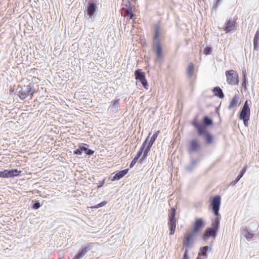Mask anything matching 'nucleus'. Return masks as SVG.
I'll use <instances>...</instances> for the list:
<instances>
[{"mask_svg": "<svg viewBox=\"0 0 259 259\" xmlns=\"http://www.w3.org/2000/svg\"><path fill=\"white\" fill-rule=\"evenodd\" d=\"M99 4L84 3V19L89 22L95 21L100 16V11L98 7Z\"/></svg>", "mask_w": 259, "mask_h": 259, "instance_id": "obj_1", "label": "nucleus"}, {"mask_svg": "<svg viewBox=\"0 0 259 259\" xmlns=\"http://www.w3.org/2000/svg\"><path fill=\"white\" fill-rule=\"evenodd\" d=\"M199 116V114H196L190 122V124L194 127L196 131L208 130L209 127L213 125V119L208 115L204 116L202 119V123H200Z\"/></svg>", "mask_w": 259, "mask_h": 259, "instance_id": "obj_2", "label": "nucleus"}, {"mask_svg": "<svg viewBox=\"0 0 259 259\" xmlns=\"http://www.w3.org/2000/svg\"><path fill=\"white\" fill-rule=\"evenodd\" d=\"M220 227L219 219H212L211 227H207L202 233L201 238L206 242L209 238L215 239Z\"/></svg>", "mask_w": 259, "mask_h": 259, "instance_id": "obj_3", "label": "nucleus"}, {"mask_svg": "<svg viewBox=\"0 0 259 259\" xmlns=\"http://www.w3.org/2000/svg\"><path fill=\"white\" fill-rule=\"evenodd\" d=\"M36 92L35 89L34 88V84L29 83L27 85H24L23 87L18 85L16 89V92L15 94H17L21 100H24L28 96H32L33 94Z\"/></svg>", "mask_w": 259, "mask_h": 259, "instance_id": "obj_4", "label": "nucleus"}, {"mask_svg": "<svg viewBox=\"0 0 259 259\" xmlns=\"http://www.w3.org/2000/svg\"><path fill=\"white\" fill-rule=\"evenodd\" d=\"M151 134V133L150 132L136 155V156L140 158L139 163L141 165L146 162L148 154L151 150V149L147 146L148 139H149Z\"/></svg>", "mask_w": 259, "mask_h": 259, "instance_id": "obj_5", "label": "nucleus"}, {"mask_svg": "<svg viewBox=\"0 0 259 259\" xmlns=\"http://www.w3.org/2000/svg\"><path fill=\"white\" fill-rule=\"evenodd\" d=\"M197 135L202 138L205 146H213L215 143V136L209 130L196 131Z\"/></svg>", "mask_w": 259, "mask_h": 259, "instance_id": "obj_6", "label": "nucleus"}, {"mask_svg": "<svg viewBox=\"0 0 259 259\" xmlns=\"http://www.w3.org/2000/svg\"><path fill=\"white\" fill-rule=\"evenodd\" d=\"M221 204V197L220 195H214L210 199L209 207L215 216L214 219H219V221L221 219V215L219 213Z\"/></svg>", "mask_w": 259, "mask_h": 259, "instance_id": "obj_7", "label": "nucleus"}, {"mask_svg": "<svg viewBox=\"0 0 259 259\" xmlns=\"http://www.w3.org/2000/svg\"><path fill=\"white\" fill-rule=\"evenodd\" d=\"M152 48L155 55V62L161 63L163 61V49L161 41H152Z\"/></svg>", "mask_w": 259, "mask_h": 259, "instance_id": "obj_8", "label": "nucleus"}, {"mask_svg": "<svg viewBox=\"0 0 259 259\" xmlns=\"http://www.w3.org/2000/svg\"><path fill=\"white\" fill-rule=\"evenodd\" d=\"M202 148V144L196 138L189 141L187 145V150L189 154L199 152Z\"/></svg>", "mask_w": 259, "mask_h": 259, "instance_id": "obj_9", "label": "nucleus"}, {"mask_svg": "<svg viewBox=\"0 0 259 259\" xmlns=\"http://www.w3.org/2000/svg\"><path fill=\"white\" fill-rule=\"evenodd\" d=\"M226 81L228 84L237 85L239 82V77L236 71L230 69L225 72Z\"/></svg>", "mask_w": 259, "mask_h": 259, "instance_id": "obj_10", "label": "nucleus"}, {"mask_svg": "<svg viewBox=\"0 0 259 259\" xmlns=\"http://www.w3.org/2000/svg\"><path fill=\"white\" fill-rule=\"evenodd\" d=\"M134 75L136 80L140 82L144 89L148 90L149 84L146 78L145 72L142 69L138 68L135 70Z\"/></svg>", "mask_w": 259, "mask_h": 259, "instance_id": "obj_11", "label": "nucleus"}, {"mask_svg": "<svg viewBox=\"0 0 259 259\" xmlns=\"http://www.w3.org/2000/svg\"><path fill=\"white\" fill-rule=\"evenodd\" d=\"M205 225L206 223L202 218H196L193 223L191 231L197 234L205 227Z\"/></svg>", "mask_w": 259, "mask_h": 259, "instance_id": "obj_12", "label": "nucleus"}, {"mask_svg": "<svg viewBox=\"0 0 259 259\" xmlns=\"http://www.w3.org/2000/svg\"><path fill=\"white\" fill-rule=\"evenodd\" d=\"M128 168H125L120 170H116L109 176L108 177V180L113 182L119 181L124 177L128 173Z\"/></svg>", "mask_w": 259, "mask_h": 259, "instance_id": "obj_13", "label": "nucleus"}, {"mask_svg": "<svg viewBox=\"0 0 259 259\" xmlns=\"http://www.w3.org/2000/svg\"><path fill=\"white\" fill-rule=\"evenodd\" d=\"M196 234L191 231V232L185 235L183 242V245L185 248L189 249L192 247Z\"/></svg>", "mask_w": 259, "mask_h": 259, "instance_id": "obj_14", "label": "nucleus"}, {"mask_svg": "<svg viewBox=\"0 0 259 259\" xmlns=\"http://www.w3.org/2000/svg\"><path fill=\"white\" fill-rule=\"evenodd\" d=\"M237 18H234L233 19L230 18L227 20L225 24L224 30L226 33H230L234 30L237 27Z\"/></svg>", "mask_w": 259, "mask_h": 259, "instance_id": "obj_15", "label": "nucleus"}, {"mask_svg": "<svg viewBox=\"0 0 259 259\" xmlns=\"http://www.w3.org/2000/svg\"><path fill=\"white\" fill-rule=\"evenodd\" d=\"M162 34V29L159 24H154L153 25V31L152 41H161V36Z\"/></svg>", "mask_w": 259, "mask_h": 259, "instance_id": "obj_16", "label": "nucleus"}, {"mask_svg": "<svg viewBox=\"0 0 259 259\" xmlns=\"http://www.w3.org/2000/svg\"><path fill=\"white\" fill-rule=\"evenodd\" d=\"M211 250L212 246L211 244L209 246L205 245L201 247L199 249V251L198 252L197 257L201 258L203 257L204 259H206L208 257V252H211Z\"/></svg>", "mask_w": 259, "mask_h": 259, "instance_id": "obj_17", "label": "nucleus"}, {"mask_svg": "<svg viewBox=\"0 0 259 259\" xmlns=\"http://www.w3.org/2000/svg\"><path fill=\"white\" fill-rule=\"evenodd\" d=\"M119 101L120 99L118 98V97H116L114 100L111 101L110 105L108 110L110 111V112L116 113L118 111V108L120 106Z\"/></svg>", "mask_w": 259, "mask_h": 259, "instance_id": "obj_18", "label": "nucleus"}, {"mask_svg": "<svg viewBox=\"0 0 259 259\" xmlns=\"http://www.w3.org/2000/svg\"><path fill=\"white\" fill-rule=\"evenodd\" d=\"M239 93L238 91L237 93L235 94L230 101V104L228 106L229 110H230L234 107H238L240 105L241 103L239 102Z\"/></svg>", "mask_w": 259, "mask_h": 259, "instance_id": "obj_19", "label": "nucleus"}, {"mask_svg": "<svg viewBox=\"0 0 259 259\" xmlns=\"http://www.w3.org/2000/svg\"><path fill=\"white\" fill-rule=\"evenodd\" d=\"M253 232L249 227H245L242 231V234L247 241H250L255 235Z\"/></svg>", "mask_w": 259, "mask_h": 259, "instance_id": "obj_20", "label": "nucleus"}, {"mask_svg": "<svg viewBox=\"0 0 259 259\" xmlns=\"http://www.w3.org/2000/svg\"><path fill=\"white\" fill-rule=\"evenodd\" d=\"M178 223L177 219H168L167 225L169 230V234L172 235L174 234L176 230V224Z\"/></svg>", "mask_w": 259, "mask_h": 259, "instance_id": "obj_21", "label": "nucleus"}, {"mask_svg": "<svg viewBox=\"0 0 259 259\" xmlns=\"http://www.w3.org/2000/svg\"><path fill=\"white\" fill-rule=\"evenodd\" d=\"M79 147L82 153H84L86 155L90 156L93 155L95 152L94 150L89 148L90 146L86 143H79Z\"/></svg>", "mask_w": 259, "mask_h": 259, "instance_id": "obj_22", "label": "nucleus"}, {"mask_svg": "<svg viewBox=\"0 0 259 259\" xmlns=\"http://www.w3.org/2000/svg\"><path fill=\"white\" fill-rule=\"evenodd\" d=\"M195 65L193 63H189L186 68V75L189 79H191L194 76Z\"/></svg>", "mask_w": 259, "mask_h": 259, "instance_id": "obj_23", "label": "nucleus"}, {"mask_svg": "<svg viewBox=\"0 0 259 259\" xmlns=\"http://www.w3.org/2000/svg\"><path fill=\"white\" fill-rule=\"evenodd\" d=\"M212 92L214 96L219 98V99H223L225 97L222 89L219 86L214 87L212 89Z\"/></svg>", "mask_w": 259, "mask_h": 259, "instance_id": "obj_24", "label": "nucleus"}, {"mask_svg": "<svg viewBox=\"0 0 259 259\" xmlns=\"http://www.w3.org/2000/svg\"><path fill=\"white\" fill-rule=\"evenodd\" d=\"M246 171V167L245 166L243 167L241 170L240 171L239 174L235 178V179L231 182L230 183V185L234 186L242 178L244 174Z\"/></svg>", "mask_w": 259, "mask_h": 259, "instance_id": "obj_25", "label": "nucleus"}, {"mask_svg": "<svg viewBox=\"0 0 259 259\" xmlns=\"http://www.w3.org/2000/svg\"><path fill=\"white\" fill-rule=\"evenodd\" d=\"M253 50L258 51L259 50V29L256 31L253 40Z\"/></svg>", "mask_w": 259, "mask_h": 259, "instance_id": "obj_26", "label": "nucleus"}, {"mask_svg": "<svg viewBox=\"0 0 259 259\" xmlns=\"http://www.w3.org/2000/svg\"><path fill=\"white\" fill-rule=\"evenodd\" d=\"M250 110H247L245 109H240L239 112L238 118L239 119L243 118H250Z\"/></svg>", "mask_w": 259, "mask_h": 259, "instance_id": "obj_27", "label": "nucleus"}, {"mask_svg": "<svg viewBox=\"0 0 259 259\" xmlns=\"http://www.w3.org/2000/svg\"><path fill=\"white\" fill-rule=\"evenodd\" d=\"M159 133H160L159 131H156L152 136L150 139V140L148 139V141L147 142V146L150 149H151V147H152V145H153V144L154 143L155 141H156Z\"/></svg>", "mask_w": 259, "mask_h": 259, "instance_id": "obj_28", "label": "nucleus"}, {"mask_svg": "<svg viewBox=\"0 0 259 259\" xmlns=\"http://www.w3.org/2000/svg\"><path fill=\"white\" fill-rule=\"evenodd\" d=\"M127 3H128V4H126V14L127 16L130 18V19H133L135 16V14L133 12L132 7L130 5L129 0L127 1Z\"/></svg>", "mask_w": 259, "mask_h": 259, "instance_id": "obj_29", "label": "nucleus"}, {"mask_svg": "<svg viewBox=\"0 0 259 259\" xmlns=\"http://www.w3.org/2000/svg\"><path fill=\"white\" fill-rule=\"evenodd\" d=\"M96 243L94 242H88L81 245V247L83 249L85 252L87 253L88 251L93 249Z\"/></svg>", "mask_w": 259, "mask_h": 259, "instance_id": "obj_30", "label": "nucleus"}, {"mask_svg": "<svg viewBox=\"0 0 259 259\" xmlns=\"http://www.w3.org/2000/svg\"><path fill=\"white\" fill-rule=\"evenodd\" d=\"M198 164L195 163V161H193L192 160H191L190 163L189 165L185 166V170L189 173H191L194 169L196 167Z\"/></svg>", "mask_w": 259, "mask_h": 259, "instance_id": "obj_31", "label": "nucleus"}, {"mask_svg": "<svg viewBox=\"0 0 259 259\" xmlns=\"http://www.w3.org/2000/svg\"><path fill=\"white\" fill-rule=\"evenodd\" d=\"M42 204H40L39 200L33 199L31 201L30 208L33 210H37L39 209Z\"/></svg>", "mask_w": 259, "mask_h": 259, "instance_id": "obj_32", "label": "nucleus"}, {"mask_svg": "<svg viewBox=\"0 0 259 259\" xmlns=\"http://www.w3.org/2000/svg\"><path fill=\"white\" fill-rule=\"evenodd\" d=\"M86 254L83 249L80 247L72 259H81Z\"/></svg>", "mask_w": 259, "mask_h": 259, "instance_id": "obj_33", "label": "nucleus"}, {"mask_svg": "<svg viewBox=\"0 0 259 259\" xmlns=\"http://www.w3.org/2000/svg\"><path fill=\"white\" fill-rule=\"evenodd\" d=\"M10 178H13L15 177H18L21 175L22 172L21 170H19L17 169L13 168L9 169Z\"/></svg>", "mask_w": 259, "mask_h": 259, "instance_id": "obj_34", "label": "nucleus"}, {"mask_svg": "<svg viewBox=\"0 0 259 259\" xmlns=\"http://www.w3.org/2000/svg\"><path fill=\"white\" fill-rule=\"evenodd\" d=\"M176 208L174 207H171L169 210L168 219H176Z\"/></svg>", "mask_w": 259, "mask_h": 259, "instance_id": "obj_35", "label": "nucleus"}, {"mask_svg": "<svg viewBox=\"0 0 259 259\" xmlns=\"http://www.w3.org/2000/svg\"><path fill=\"white\" fill-rule=\"evenodd\" d=\"M0 177L2 178H10L9 169H4L0 170Z\"/></svg>", "mask_w": 259, "mask_h": 259, "instance_id": "obj_36", "label": "nucleus"}, {"mask_svg": "<svg viewBox=\"0 0 259 259\" xmlns=\"http://www.w3.org/2000/svg\"><path fill=\"white\" fill-rule=\"evenodd\" d=\"M212 53V47L210 45H206L204 48L203 54L205 55H209Z\"/></svg>", "mask_w": 259, "mask_h": 259, "instance_id": "obj_37", "label": "nucleus"}, {"mask_svg": "<svg viewBox=\"0 0 259 259\" xmlns=\"http://www.w3.org/2000/svg\"><path fill=\"white\" fill-rule=\"evenodd\" d=\"M223 0H214L213 3V6L211 8V10L214 9L215 11L217 10L218 7L221 4Z\"/></svg>", "mask_w": 259, "mask_h": 259, "instance_id": "obj_38", "label": "nucleus"}, {"mask_svg": "<svg viewBox=\"0 0 259 259\" xmlns=\"http://www.w3.org/2000/svg\"><path fill=\"white\" fill-rule=\"evenodd\" d=\"M251 103L249 104L248 101L246 100L244 103L243 106L241 108V109H245L247 110H250Z\"/></svg>", "mask_w": 259, "mask_h": 259, "instance_id": "obj_39", "label": "nucleus"}, {"mask_svg": "<svg viewBox=\"0 0 259 259\" xmlns=\"http://www.w3.org/2000/svg\"><path fill=\"white\" fill-rule=\"evenodd\" d=\"M203 158V156L202 154H199L197 156L196 158L192 159L193 161H195L196 163L198 164L199 162L202 160Z\"/></svg>", "mask_w": 259, "mask_h": 259, "instance_id": "obj_40", "label": "nucleus"}, {"mask_svg": "<svg viewBox=\"0 0 259 259\" xmlns=\"http://www.w3.org/2000/svg\"><path fill=\"white\" fill-rule=\"evenodd\" d=\"M107 203V201H103L98 203V204L95 205L94 206V208H99L105 206V205H106Z\"/></svg>", "mask_w": 259, "mask_h": 259, "instance_id": "obj_41", "label": "nucleus"}, {"mask_svg": "<svg viewBox=\"0 0 259 259\" xmlns=\"http://www.w3.org/2000/svg\"><path fill=\"white\" fill-rule=\"evenodd\" d=\"M82 151L80 149L79 144H78V148L77 149H76L75 150H74L73 154L77 155H82Z\"/></svg>", "mask_w": 259, "mask_h": 259, "instance_id": "obj_42", "label": "nucleus"}, {"mask_svg": "<svg viewBox=\"0 0 259 259\" xmlns=\"http://www.w3.org/2000/svg\"><path fill=\"white\" fill-rule=\"evenodd\" d=\"M182 259H189L188 249L185 248Z\"/></svg>", "mask_w": 259, "mask_h": 259, "instance_id": "obj_43", "label": "nucleus"}, {"mask_svg": "<svg viewBox=\"0 0 259 259\" xmlns=\"http://www.w3.org/2000/svg\"><path fill=\"white\" fill-rule=\"evenodd\" d=\"M241 81H248L247 73L246 70L242 71V80Z\"/></svg>", "mask_w": 259, "mask_h": 259, "instance_id": "obj_44", "label": "nucleus"}, {"mask_svg": "<svg viewBox=\"0 0 259 259\" xmlns=\"http://www.w3.org/2000/svg\"><path fill=\"white\" fill-rule=\"evenodd\" d=\"M248 84V81H242L241 82V86L242 88H243L245 91H246L247 90V85Z\"/></svg>", "mask_w": 259, "mask_h": 259, "instance_id": "obj_45", "label": "nucleus"}, {"mask_svg": "<svg viewBox=\"0 0 259 259\" xmlns=\"http://www.w3.org/2000/svg\"><path fill=\"white\" fill-rule=\"evenodd\" d=\"M105 181H106V179H104L102 181H99V185H97V186L96 187L97 189L99 190V189H100L101 188L103 187V186L105 183Z\"/></svg>", "mask_w": 259, "mask_h": 259, "instance_id": "obj_46", "label": "nucleus"}, {"mask_svg": "<svg viewBox=\"0 0 259 259\" xmlns=\"http://www.w3.org/2000/svg\"><path fill=\"white\" fill-rule=\"evenodd\" d=\"M249 119H250V118H247L240 119V120H242L244 126L246 127H247L249 124L248 121H249Z\"/></svg>", "mask_w": 259, "mask_h": 259, "instance_id": "obj_47", "label": "nucleus"}, {"mask_svg": "<svg viewBox=\"0 0 259 259\" xmlns=\"http://www.w3.org/2000/svg\"><path fill=\"white\" fill-rule=\"evenodd\" d=\"M219 111H220V106L216 107L215 108V113L218 115V117L219 118L220 122H221V116H220V114Z\"/></svg>", "mask_w": 259, "mask_h": 259, "instance_id": "obj_48", "label": "nucleus"}, {"mask_svg": "<svg viewBox=\"0 0 259 259\" xmlns=\"http://www.w3.org/2000/svg\"><path fill=\"white\" fill-rule=\"evenodd\" d=\"M99 0H86L85 2V3H89V4H92V3H96V4H99L98 3Z\"/></svg>", "mask_w": 259, "mask_h": 259, "instance_id": "obj_49", "label": "nucleus"}, {"mask_svg": "<svg viewBox=\"0 0 259 259\" xmlns=\"http://www.w3.org/2000/svg\"><path fill=\"white\" fill-rule=\"evenodd\" d=\"M190 79V85L193 88L194 84H195V81L194 80H193L192 79V78L191 79Z\"/></svg>", "mask_w": 259, "mask_h": 259, "instance_id": "obj_50", "label": "nucleus"}, {"mask_svg": "<svg viewBox=\"0 0 259 259\" xmlns=\"http://www.w3.org/2000/svg\"><path fill=\"white\" fill-rule=\"evenodd\" d=\"M140 159L139 157H138V156H136L135 155V156L134 157V158L132 160H133L134 162H135L136 163H137L138 161H139L140 160Z\"/></svg>", "mask_w": 259, "mask_h": 259, "instance_id": "obj_51", "label": "nucleus"}, {"mask_svg": "<svg viewBox=\"0 0 259 259\" xmlns=\"http://www.w3.org/2000/svg\"><path fill=\"white\" fill-rule=\"evenodd\" d=\"M136 163L135 162H134L133 160H132L131 163L130 164V168H131L133 167Z\"/></svg>", "mask_w": 259, "mask_h": 259, "instance_id": "obj_52", "label": "nucleus"}, {"mask_svg": "<svg viewBox=\"0 0 259 259\" xmlns=\"http://www.w3.org/2000/svg\"><path fill=\"white\" fill-rule=\"evenodd\" d=\"M15 85H14L13 87H10V92L11 94L12 92H13L15 90H16V89H15Z\"/></svg>", "mask_w": 259, "mask_h": 259, "instance_id": "obj_53", "label": "nucleus"}, {"mask_svg": "<svg viewBox=\"0 0 259 259\" xmlns=\"http://www.w3.org/2000/svg\"><path fill=\"white\" fill-rule=\"evenodd\" d=\"M143 46H147V42H146V41L145 39H144V40L143 41Z\"/></svg>", "mask_w": 259, "mask_h": 259, "instance_id": "obj_54", "label": "nucleus"}, {"mask_svg": "<svg viewBox=\"0 0 259 259\" xmlns=\"http://www.w3.org/2000/svg\"><path fill=\"white\" fill-rule=\"evenodd\" d=\"M253 223H252L251 224V225H253ZM254 224L256 226V227L257 228L258 227V224H257V223H254Z\"/></svg>", "mask_w": 259, "mask_h": 259, "instance_id": "obj_55", "label": "nucleus"}, {"mask_svg": "<svg viewBox=\"0 0 259 259\" xmlns=\"http://www.w3.org/2000/svg\"><path fill=\"white\" fill-rule=\"evenodd\" d=\"M131 1L135 3L137 0H131Z\"/></svg>", "mask_w": 259, "mask_h": 259, "instance_id": "obj_56", "label": "nucleus"}, {"mask_svg": "<svg viewBox=\"0 0 259 259\" xmlns=\"http://www.w3.org/2000/svg\"><path fill=\"white\" fill-rule=\"evenodd\" d=\"M196 259H202V258L201 257H197Z\"/></svg>", "mask_w": 259, "mask_h": 259, "instance_id": "obj_57", "label": "nucleus"}, {"mask_svg": "<svg viewBox=\"0 0 259 259\" xmlns=\"http://www.w3.org/2000/svg\"><path fill=\"white\" fill-rule=\"evenodd\" d=\"M179 48V46H178L177 48V50H176V51H177L178 50Z\"/></svg>", "mask_w": 259, "mask_h": 259, "instance_id": "obj_58", "label": "nucleus"}, {"mask_svg": "<svg viewBox=\"0 0 259 259\" xmlns=\"http://www.w3.org/2000/svg\"><path fill=\"white\" fill-rule=\"evenodd\" d=\"M182 228V226H181V227H180V228L181 229Z\"/></svg>", "mask_w": 259, "mask_h": 259, "instance_id": "obj_59", "label": "nucleus"}]
</instances>
